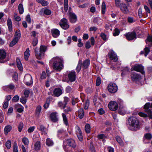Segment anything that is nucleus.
<instances>
[{"instance_id": "f257e3e1", "label": "nucleus", "mask_w": 152, "mask_h": 152, "mask_svg": "<svg viewBox=\"0 0 152 152\" xmlns=\"http://www.w3.org/2000/svg\"><path fill=\"white\" fill-rule=\"evenodd\" d=\"M76 146L75 140L72 139H69L64 142V148L66 152H73V150Z\"/></svg>"}, {"instance_id": "f03ea898", "label": "nucleus", "mask_w": 152, "mask_h": 152, "mask_svg": "<svg viewBox=\"0 0 152 152\" xmlns=\"http://www.w3.org/2000/svg\"><path fill=\"white\" fill-rule=\"evenodd\" d=\"M129 129L132 131H136L139 129L140 125L138 119L134 117H130L129 119Z\"/></svg>"}, {"instance_id": "7ed1b4c3", "label": "nucleus", "mask_w": 152, "mask_h": 152, "mask_svg": "<svg viewBox=\"0 0 152 152\" xmlns=\"http://www.w3.org/2000/svg\"><path fill=\"white\" fill-rule=\"evenodd\" d=\"M53 63V68L57 70L60 71L63 68V60L58 57H56L52 59Z\"/></svg>"}, {"instance_id": "20e7f679", "label": "nucleus", "mask_w": 152, "mask_h": 152, "mask_svg": "<svg viewBox=\"0 0 152 152\" xmlns=\"http://www.w3.org/2000/svg\"><path fill=\"white\" fill-rule=\"evenodd\" d=\"M46 49L47 47L43 45L40 46L39 51H38V49L36 48L35 49V52L37 58L39 59H40L43 58Z\"/></svg>"}, {"instance_id": "39448f33", "label": "nucleus", "mask_w": 152, "mask_h": 152, "mask_svg": "<svg viewBox=\"0 0 152 152\" xmlns=\"http://www.w3.org/2000/svg\"><path fill=\"white\" fill-rule=\"evenodd\" d=\"M132 69L137 72H140L142 74L144 75L145 74V72L143 70V67L140 64H135L132 67Z\"/></svg>"}, {"instance_id": "423d86ee", "label": "nucleus", "mask_w": 152, "mask_h": 152, "mask_svg": "<svg viewBox=\"0 0 152 152\" xmlns=\"http://www.w3.org/2000/svg\"><path fill=\"white\" fill-rule=\"evenodd\" d=\"M24 82L27 86H30L33 83L32 77L29 74H27L24 76Z\"/></svg>"}, {"instance_id": "0eeeda50", "label": "nucleus", "mask_w": 152, "mask_h": 152, "mask_svg": "<svg viewBox=\"0 0 152 152\" xmlns=\"http://www.w3.org/2000/svg\"><path fill=\"white\" fill-rule=\"evenodd\" d=\"M151 103H146L144 105V109L145 111L147 112L149 115V118H152V110L151 107Z\"/></svg>"}, {"instance_id": "6e6552de", "label": "nucleus", "mask_w": 152, "mask_h": 152, "mask_svg": "<svg viewBox=\"0 0 152 152\" xmlns=\"http://www.w3.org/2000/svg\"><path fill=\"white\" fill-rule=\"evenodd\" d=\"M125 36L126 39L128 40L135 39L137 38L136 33L134 31L126 33Z\"/></svg>"}, {"instance_id": "1a4fd4ad", "label": "nucleus", "mask_w": 152, "mask_h": 152, "mask_svg": "<svg viewBox=\"0 0 152 152\" xmlns=\"http://www.w3.org/2000/svg\"><path fill=\"white\" fill-rule=\"evenodd\" d=\"M108 89L109 92L115 93L117 91L118 87L115 83H111L108 85Z\"/></svg>"}, {"instance_id": "9d476101", "label": "nucleus", "mask_w": 152, "mask_h": 152, "mask_svg": "<svg viewBox=\"0 0 152 152\" xmlns=\"http://www.w3.org/2000/svg\"><path fill=\"white\" fill-rule=\"evenodd\" d=\"M60 25L62 28L64 29H66L69 27V25L68 24V21L65 18H64L61 20L60 22Z\"/></svg>"}, {"instance_id": "9b49d317", "label": "nucleus", "mask_w": 152, "mask_h": 152, "mask_svg": "<svg viewBox=\"0 0 152 152\" xmlns=\"http://www.w3.org/2000/svg\"><path fill=\"white\" fill-rule=\"evenodd\" d=\"M119 5V7L122 12L126 14L128 12V7L126 4L123 2L121 3Z\"/></svg>"}, {"instance_id": "f8f14e48", "label": "nucleus", "mask_w": 152, "mask_h": 152, "mask_svg": "<svg viewBox=\"0 0 152 152\" xmlns=\"http://www.w3.org/2000/svg\"><path fill=\"white\" fill-rule=\"evenodd\" d=\"M109 108L113 111L116 110L118 108V104L117 102L114 101H111L108 105Z\"/></svg>"}, {"instance_id": "ddd939ff", "label": "nucleus", "mask_w": 152, "mask_h": 152, "mask_svg": "<svg viewBox=\"0 0 152 152\" xmlns=\"http://www.w3.org/2000/svg\"><path fill=\"white\" fill-rule=\"evenodd\" d=\"M75 132L78 138L80 141H82L83 140V136L81 131L79 127L77 126H76L75 127Z\"/></svg>"}, {"instance_id": "4468645a", "label": "nucleus", "mask_w": 152, "mask_h": 152, "mask_svg": "<svg viewBox=\"0 0 152 152\" xmlns=\"http://www.w3.org/2000/svg\"><path fill=\"white\" fill-rule=\"evenodd\" d=\"M6 53L4 50L0 49V63L5 62V61L3 60L6 58Z\"/></svg>"}, {"instance_id": "2eb2a0df", "label": "nucleus", "mask_w": 152, "mask_h": 152, "mask_svg": "<svg viewBox=\"0 0 152 152\" xmlns=\"http://www.w3.org/2000/svg\"><path fill=\"white\" fill-rule=\"evenodd\" d=\"M68 78L70 81H74L76 78L75 72L73 71L70 72L68 75Z\"/></svg>"}, {"instance_id": "dca6fc26", "label": "nucleus", "mask_w": 152, "mask_h": 152, "mask_svg": "<svg viewBox=\"0 0 152 152\" xmlns=\"http://www.w3.org/2000/svg\"><path fill=\"white\" fill-rule=\"evenodd\" d=\"M43 13L45 15H49L51 14L52 12L50 10L44 8L40 10V14L41 15H42Z\"/></svg>"}, {"instance_id": "f3484780", "label": "nucleus", "mask_w": 152, "mask_h": 152, "mask_svg": "<svg viewBox=\"0 0 152 152\" xmlns=\"http://www.w3.org/2000/svg\"><path fill=\"white\" fill-rule=\"evenodd\" d=\"M108 56L110 58L114 61H116L118 60V58L116 54L113 51H111L108 53Z\"/></svg>"}, {"instance_id": "a211bd4d", "label": "nucleus", "mask_w": 152, "mask_h": 152, "mask_svg": "<svg viewBox=\"0 0 152 152\" xmlns=\"http://www.w3.org/2000/svg\"><path fill=\"white\" fill-rule=\"evenodd\" d=\"M61 89L59 88H56L53 91V96L56 97H58L62 94Z\"/></svg>"}, {"instance_id": "6ab92c4d", "label": "nucleus", "mask_w": 152, "mask_h": 152, "mask_svg": "<svg viewBox=\"0 0 152 152\" xmlns=\"http://www.w3.org/2000/svg\"><path fill=\"white\" fill-rule=\"evenodd\" d=\"M69 19L71 23H75L77 20V17L75 14L72 12H70L69 13Z\"/></svg>"}, {"instance_id": "aec40b11", "label": "nucleus", "mask_w": 152, "mask_h": 152, "mask_svg": "<svg viewBox=\"0 0 152 152\" xmlns=\"http://www.w3.org/2000/svg\"><path fill=\"white\" fill-rule=\"evenodd\" d=\"M131 76L133 80H139L141 79V76L135 72H132Z\"/></svg>"}, {"instance_id": "412c9836", "label": "nucleus", "mask_w": 152, "mask_h": 152, "mask_svg": "<svg viewBox=\"0 0 152 152\" xmlns=\"http://www.w3.org/2000/svg\"><path fill=\"white\" fill-rule=\"evenodd\" d=\"M3 89L6 91H9L10 90H13L15 88V86L12 84H11L8 86L3 87Z\"/></svg>"}, {"instance_id": "4be33fe9", "label": "nucleus", "mask_w": 152, "mask_h": 152, "mask_svg": "<svg viewBox=\"0 0 152 152\" xmlns=\"http://www.w3.org/2000/svg\"><path fill=\"white\" fill-rule=\"evenodd\" d=\"M37 129L41 131L42 134H47V130L42 125H39L37 126Z\"/></svg>"}, {"instance_id": "5701e85b", "label": "nucleus", "mask_w": 152, "mask_h": 152, "mask_svg": "<svg viewBox=\"0 0 152 152\" xmlns=\"http://www.w3.org/2000/svg\"><path fill=\"white\" fill-rule=\"evenodd\" d=\"M51 32L53 37L55 38L58 37L60 35V31L57 29H53Z\"/></svg>"}, {"instance_id": "b1692460", "label": "nucleus", "mask_w": 152, "mask_h": 152, "mask_svg": "<svg viewBox=\"0 0 152 152\" xmlns=\"http://www.w3.org/2000/svg\"><path fill=\"white\" fill-rule=\"evenodd\" d=\"M50 119L53 122H56L58 121V118L57 117L56 113H53L50 115Z\"/></svg>"}, {"instance_id": "393cba45", "label": "nucleus", "mask_w": 152, "mask_h": 152, "mask_svg": "<svg viewBox=\"0 0 152 152\" xmlns=\"http://www.w3.org/2000/svg\"><path fill=\"white\" fill-rule=\"evenodd\" d=\"M90 64V61L88 59L84 61L82 64V67L83 69H86L88 68Z\"/></svg>"}, {"instance_id": "a878e982", "label": "nucleus", "mask_w": 152, "mask_h": 152, "mask_svg": "<svg viewBox=\"0 0 152 152\" xmlns=\"http://www.w3.org/2000/svg\"><path fill=\"white\" fill-rule=\"evenodd\" d=\"M41 148V143L39 141H38L35 143L34 149L35 151L39 150Z\"/></svg>"}, {"instance_id": "bb28decb", "label": "nucleus", "mask_w": 152, "mask_h": 152, "mask_svg": "<svg viewBox=\"0 0 152 152\" xmlns=\"http://www.w3.org/2000/svg\"><path fill=\"white\" fill-rule=\"evenodd\" d=\"M41 110L42 107L40 105H38L37 107L35 110V114L37 116H39L41 111Z\"/></svg>"}, {"instance_id": "cd10ccee", "label": "nucleus", "mask_w": 152, "mask_h": 152, "mask_svg": "<svg viewBox=\"0 0 152 152\" xmlns=\"http://www.w3.org/2000/svg\"><path fill=\"white\" fill-rule=\"evenodd\" d=\"M17 65L19 69L21 71L23 70V67L22 64L20 59L17 58L16 59Z\"/></svg>"}, {"instance_id": "c85d7f7f", "label": "nucleus", "mask_w": 152, "mask_h": 152, "mask_svg": "<svg viewBox=\"0 0 152 152\" xmlns=\"http://www.w3.org/2000/svg\"><path fill=\"white\" fill-rule=\"evenodd\" d=\"M78 116L80 119L82 118L84 115V112L82 108L78 110Z\"/></svg>"}, {"instance_id": "c756f323", "label": "nucleus", "mask_w": 152, "mask_h": 152, "mask_svg": "<svg viewBox=\"0 0 152 152\" xmlns=\"http://www.w3.org/2000/svg\"><path fill=\"white\" fill-rule=\"evenodd\" d=\"M115 139L117 142L121 146H123L124 145V142L120 137L119 136H117L116 137Z\"/></svg>"}, {"instance_id": "7c9ffc66", "label": "nucleus", "mask_w": 152, "mask_h": 152, "mask_svg": "<svg viewBox=\"0 0 152 152\" xmlns=\"http://www.w3.org/2000/svg\"><path fill=\"white\" fill-rule=\"evenodd\" d=\"M12 129V127L11 126L9 125L6 126L4 129V133L5 134H7Z\"/></svg>"}, {"instance_id": "2f4dec72", "label": "nucleus", "mask_w": 152, "mask_h": 152, "mask_svg": "<svg viewBox=\"0 0 152 152\" xmlns=\"http://www.w3.org/2000/svg\"><path fill=\"white\" fill-rule=\"evenodd\" d=\"M7 24L9 31H11L12 30V22L11 19L8 18L7 20Z\"/></svg>"}, {"instance_id": "473e14b6", "label": "nucleus", "mask_w": 152, "mask_h": 152, "mask_svg": "<svg viewBox=\"0 0 152 152\" xmlns=\"http://www.w3.org/2000/svg\"><path fill=\"white\" fill-rule=\"evenodd\" d=\"M20 35L21 34L20 31L17 30L15 32L14 38L18 41L20 38Z\"/></svg>"}, {"instance_id": "72a5a7b5", "label": "nucleus", "mask_w": 152, "mask_h": 152, "mask_svg": "<svg viewBox=\"0 0 152 152\" xmlns=\"http://www.w3.org/2000/svg\"><path fill=\"white\" fill-rule=\"evenodd\" d=\"M30 56L29 50L28 48L26 49V50L24 53V57L25 60H28V57Z\"/></svg>"}, {"instance_id": "f704fd0d", "label": "nucleus", "mask_w": 152, "mask_h": 152, "mask_svg": "<svg viewBox=\"0 0 152 152\" xmlns=\"http://www.w3.org/2000/svg\"><path fill=\"white\" fill-rule=\"evenodd\" d=\"M150 50L149 48L146 47L144 48V51H142L140 52V54H145V56L146 57L148 53L150 52Z\"/></svg>"}, {"instance_id": "c9c22d12", "label": "nucleus", "mask_w": 152, "mask_h": 152, "mask_svg": "<svg viewBox=\"0 0 152 152\" xmlns=\"http://www.w3.org/2000/svg\"><path fill=\"white\" fill-rule=\"evenodd\" d=\"M16 107H17V111L19 113H22L23 111L24 107L21 105H15Z\"/></svg>"}, {"instance_id": "e433bc0d", "label": "nucleus", "mask_w": 152, "mask_h": 152, "mask_svg": "<svg viewBox=\"0 0 152 152\" xmlns=\"http://www.w3.org/2000/svg\"><path fill=\"white\" fill-rule=\"evenodd\" d=\"M46 143V145L49 146H51L53 144V141L49 138H48L47 139Z\"/></svg>"}, {"instance_id": "4c0bfd02", "label": "nucleus", "mask_w": 152, "mask_h": 152, "mask_svg": "<svg viewBox=\"0 0 152 152\" xmlns=\"http://www.w3.org/2000/svg\"><path fill=\"white\" fill-rule=\"evenodd\" d=\"M82 66V61L79 60L78 64V65L76 68V70L78 72H79L80 70L81 67Z\"/></svg>"}, {"instance_id": "58836bf2", "label": "nucleus", "mask_w": 152, "mask_h": 152, "mask_svg": "<svg viewBox=\"0 0 152 152\" xmlns=\"http://www.w3.org/2000/svg\"><path fill=\"white\" fill-rule=\"evenodd\" d=\"M62 116L63 118V121L64 124L66 125H67L68 124V123L66 115H65L64 113H62Z\"/></svg>"}, {"instance_id": "ea45409f", "label": "nucleus", "mask_w": 152, "mask_h": 152, "mask_svg": "<svg viewBox=\"0 0 152 152\" xmlns=\"http://www.w3.org/2000/svg\"><path fill=\"white\" fill-rule=\"evenodd\" d=\"M18 10L19 13L22 14L24 12L23 6L22 4H20L18 6Z\"/></svg>"}, {"instance_id": "a19ab883", "label": "nucleus", "mask_w": 152, "mask_h": 152, "mask_svg": "<svg viewBox=\"0 0 152 152\" xmlns=\"http://www.w3.org/2000/svg\"><path fill=\"white\" fill-rule=\"evenodd\" d=\"M90 126L88 124H86L85 126V130L86 132L88 133L90 132Z\"/></svg>"}, {"instance_id": "79ce46f5", "label": "nucleus", "mask_w": 152, "mask_h": 152, "mask_svg": "<svg viewBox=\"0 0 152 152\" xmlns=\"http://www.w3.org/2000/svg\"><path fill=\"white\" fill-rule=\"evenodd\" d=\"M152 137V135L150 134H146L144 136V140L145 141L146 140H150L151 139Z\"/></svg>"}, {"instance_id": "37998d69", "label": "nucleus", "mask_w": 152, "mask_h": 152, "mask_svg": "<svg viewBox=\"0 0 152 152\" xmlns=\"http://www.w3.org/2000/svg\"><path fill=\"white\" fill-rule=\"evenodd\" d=\"M64 9L66 12L68 8V0H64Z\"/></svg>"}, {"instance_id": "c03bdc74", "label": "nucleus", "mask_w": 152, "mask_h": 152, "mask_svg": "<svg viewBox=\"0 0 152 152\" xmlns=\"http://www.w3.org/2000/svg\"><path fill=\"white\" fill-rule=\"evenodd\" d=\"M106 5L104 2L102 3V12L103 14L105 13Z\"/></svg>"}, {"instance_id": "a18cd8bd", "label": "nucleus", "mask_w": 152, "mask_h": 152, "mask_svg": "<svg viewBox=\"0 0 152 152\" xmlns=\"http://www.w3.org/2000/svg\"><path fill=\"white\" fill-rule=\"evenodd\" d=\"M98 138L99 139L102 140L104 141V139L107 138V137L104 134H100L98 135Z\"/></svg>"}, {"instance_id": "49530a36", "label": "nucleus", "mask_w": 152, "mask_h": 152, "mask_svg": "<svg viewBox=\"0 0 152 152\" xmlns=\"http://www.w3.org/2000/svg\"><path fill=\"white\" fill-rule=\"evenodd\" d=\"M120 31L117 28H116L115 29L113 33V35L114 36H118L119 35Z\"/></svg>"}, {"instance_id": "de8ad7c7", "label": "nucleus", "mask_w": 152, "mask_h": 152, "mask_svg": "<svg viewBox=\"0 0 152 152\" xmlns=\"http://www.w3.org/2000/svg\"><path fill=\"white\" fill-rule=\"evenodd\" d=\"M22 141L25 145H28L29 143L28 139L26 137H24L22 139Z\"/></svg>"}, {"instance_id": "09e8293b", "label": "nucleus", "mask_w": 152, "mask_h": 152, "mask_svg": "<svg viewBox=\"0 0 152 152\" xmlns=\"http://www.w3.org/2000/svg\"><path fill=\"white\" fill-rule=\"evenodd\" d=\"M18 40L14 38L13 40L11 42L10 44V47H12L14 45L16 44V43L18 42Z\"/></svg>"}, {"instance_id": "8fccbe9b", "label": "nucleus", "mask_w": 152, "mask_h": 152, "mask_svg": "<svg viewBox=\"0 0 152 152\" xmlns=\"http://www.w3.org/2000/svg\"><path fill=\"white\" fill-rule=\"evenodd\" d=\"M26 97L24 96H22L20 98V102L23 104H25L26 103Z\"/></svg>"}, {"instance_id": "3c124183", "label": "nucleus", "mask_w": 152, "mask_h": 152, "mask_svg": "<svg viewBox=\"0 0 152 152\" xmlns=\"http://www.w3.org/2000/svg\"><path fill=\"white\" fill-rule=\"evenodd\" d=\"M79 101L78 98H75L74 97H73L72 99V104L73 105H75L76 103L78 102Z\"/></svg>"}, {"instance_id": "603ef678", "label": "nucleus", "mask_w": 152, "mask_h": 152, "mask_svg": "<svg viewBox=\"0 0 152 152\" xmlns=\"http://www.w3.org/2000/svg\"><path fill=\"white\" fill-rule=\"evenodd\" d=\"M100 36L104 40L106 41L107 40L108 38L107 35L104 33H101Z\"/></svg>"}, {"instance_id": "864d4df0", "label": "nucleus", "mask_w": 152, "mask_h": 152, "mask_svg": "<svg viewBox=\"0 0 152 152\" xmlns=\"http://www.w3.org/2000/svg\"><path fill=\"white\" fill-rule=\"evenodd\" d=\"M69 99L68 98L66 97H64V107H66L67 102L69 101Z\"/></svg>"}, {"instance_id": "5fc2aeb1", "label": "nucleus", "mask_w": 152, "mask_h": 152, "mask_svg": "<svg viewBox=\"0 0 152 152\" xmlns=\"http://www.w3.org/2000/svg\"><path fill=\"white\" fill-rule=\"evenodd\" d=\"M89 105V101L88 100H86L84 104V109L85 110L87 109Z\"/></svg>"}, {"instance_id": "6e6d98bb", "label": "nucleus", "mask_w": 152, "mask_h": 152, "mask_svg": "<svg viewBox=\"0 0 152 152\" xmlns=\"http://www.w3.org/2000/svg\"><path fill=\"white\" fill-rule=\"evenodd\" d=\"M14 18L15 20L17 21H19L21 19L20 17L18 16L17 15L16 13H15L14 14Z\"/></svg>"}, {"instance_id": "4d7b16f0", "label": "nucleus", "mask_w": 152, "mask_h": 152, "mask_svg": "<svg viewBox=\"0 0 152 152\" xmlns=\"http://www.w3.org/2000/svg\"><path fill=\"white\" fill-rule=\"evenodd\" d=\"M23 126V124L22 123L20 122V123L19 125L18 126V131L20 132L21 131L22 129Z\"/></svg>"}, {"instance_id": "13d9d810", "label": "nucleus", "mask_w": 152, "mask_h": 152, "mask_svg": "<svg viewBox=\"0 0 152 152\" xmlns=\"http://www.w3.org/2000/svg\"><path fill=\"white\" fill-rule=\"evenodd\" d=\"M19 99V97L18 95L15 96L12 99V100L14 102H18Z\"/></svg>"}, {"instance_id": "bf43d9fd", "label": "nucleus", "mask_w": 152, "mask_h": 152, "mask_svg": "<svg viewBox=\"0 0 152 152\" xmlns=\"http://www.w3.org/2000/svg\"><path fill=\"white\" fill-rule=\"evenodd\" d=\"M6 146L8 149H10L11 146V142L10 140L7 141L6 143Z\"/></svg>"}, {"instance_id": "052dcab7", "label": "nucleus", "mask_w": 152, "mask_h": 152, "mask_svg": "<svg viewBox=\"0 0 152 152\" xmlns=\"http://www.w3.org/2000/svg\"><path fill=\"white\" fill-rule=\"evenodd\" d=\"M38 43L37 39L36 38H34L33 40L32 45L33 46H35Z\"/></svg>"}, {"instance_id": "680f3d73", "label": "nucleus", "mask_w": 152, "mask_h": 152, "mask_svg": "<svg viewBox=\"0 0 152 152\" xmlns=\"http://www.w3.org/2000/svg\"><path fill=\"white\" fill-rule=\"evenodd\" d=\"M101 83V80L100 77H98L97 78L96 85L97 86H99Z\"/></svg>"}, {"instance_id": "e2e57ef3", "label": "nucleus", "mask_w": 152, "mask_h": 152, "mask_svg": "<svg viewBox=\"0 0 152 152\" xmlns=\"http://www.w3.org/2000/svg\"><path fill=\"white\" fill-rule=\"evenodd\" d=\"M91 47L90 43L89 41H87L86 42L85 44V47L86 49H89Z\"/></svg>"}, {"instance_id": "0e129e2a", "label": "nucleus", "mask_w": 152, "mask_h": 152, "mask_svg": "<svg viewBox=\"0 0 152 152\" xmlns=\"http://www.w3.org/2000/svg\"><path fill=\"white\" fill-rule=\"evenodd\" d=\"M35 128V126H32L30 127L28 129V133H31L32 132Z\"/></svg>"}, {"instance_id": "69168bd1", "label": "nucleus", "mask_w": 152, "mask_h": 152, "mask_svg": "<svg viewBox=\"0 0 152 152\" xmlns=\"http://www.w3.org/2000/svg\"><path fill=\"white\" fill-rule=\"evenodd\" d=\"M144 8L145 9L146 14L147 13H150V10L149 8L147 6L145 5Z\"/></svg>"}, {"instance_id": "338daca9", "label": "nucleus", "mask_w": 152, "mask_h": 152, "mask_svg": "<svg viewBox=\"0 0 152 152\" xmlns=\"http://www.w3.org/2000/svg\"><path fill=\"white\" fill-rule=\"evenodd\" d=\"M26 19V21L29 23H30L31 22V19L30 18V16L29 15H27Z\"/></svg>"}, {"instance_id": "774afa93", "label": "nucleus", "mask_w": 152, "mask_h": 152, "mask_svg": "<svg viewBox=\"0 0 152 152\" xmlns=\"http://www.w3.org/2000/svg\"><path fill=\"white\" fill-rule=\"evenodd\" d=\"M8 103L9 102L8 101H4L3 105V107L4 108H6L8 106Z\"/></svg>"}]
</instances>
